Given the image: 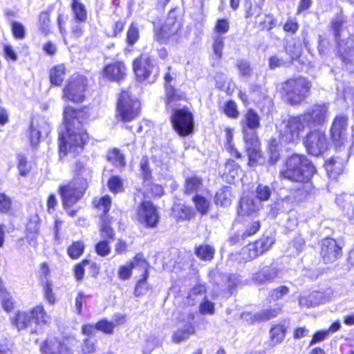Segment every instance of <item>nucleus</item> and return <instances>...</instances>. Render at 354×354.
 <instances>
[{
    "label": "nucleus",
    "mask_w": 354,
    "mask_h": 354,
    "mask_svg": "<svg viewBox=\"0 0 354 354\" xmlns=\"http://www.w3.org/2000/svg\"><path fill=\"white\" fill-rule=\"evenodd\" d=\"M66 132L59 133V148L60 157L68 153L74 155L82 149L88 140V134L83 128V122L86 120L84 110H75L68 106L64 110Z\"/></svg>",
    "instance_id": "f257e3e1"
},
{
    "label": "nucleus",
    "mask_w": 354,
    "mask_h": 354,
    "mask_svg": "<svg viewBox=\"0 0 354 354\" xmlns=\"http://www.w3.org/2000/svg\"><path fill=\"white\" fill-rule=\"evenodd\" d=\"M316 170L311 161L304 155L293 154L286 162L285 168L280 171L281 178L296 182L293 189L298 196L305 197L311 190L310 178Z\"/></svg>",
    "instance_id": "f03ea898"
},
{
    "label": "nucleus",
    "mask_w": 354,
    "mask_h": 354,
    "mask_svg": "<svg viewBox=\"0 0 354 354\" xmlns=\"http://www.w3.org/2000/svg\"><path fill=\"white\" fill-rule=\"evenodd\" d=\"M245 141V148L249 158V165L259 162L261 153L260 142L257 136V129L260 127V118L252 109H249L241 122Z\"/></svg>",
    "instance_id": "7ed1b4c3"
},
{
    "label": "nucleus",
    "mask_w": 354,
    "mask_h": 354,
    "mask_svg": "<svg viewBox=\"0 0 354 354\" xmlns=\"http://www.w3.org/2000/svg\"><path fill=\"white\" fill-rule=\"evenodd\" d=\"M92 171L82 163L76 165V174L67 185L59 186V192L64 208H68L75 204L83 196L88 187V180Z\"/></svg>",
    "instance_id": "20e7f679"
},
{
    "label": "nucleus",
    "mask_w": 354,
    "mask_h": 354,
    "mask_svg": "<svg viewBox=\"0 0 354 354\" xmlns=\"http://www.w3.org/2000/svg\"><path fill=\"white\" fill-rule=\"evenodd\" d=\"M183 98L181 94H177L172 88L167 87L166 103L168 109L174 112L171 117L174 129L182 136H186L192 133L194 119L192 113L187 109H180L177 102Z\"/></svg>",
    "instance_id": "39448f33"
},
{
    "label": "nucleus",
    "mask_w": 354,
    "mask_h": 354,
    "mask_svg": "<svg viewBox=\"0 0 354 354\" xmlns=\"http://www.w3.org/2000/svg\"><path fill=\"white\" fill-rule=\"evenodd\" d=\"M50 319L46 311H17L11 318V323L18 330L30 327L34 333L37 326L46 324Z\"/></svg>",
    "instance_id": "423d86ee"
},
{
    "label": "nucleus",
    "mask_w": 354,
    "mask_h": 354,
    "mask_svg": "<svg viewBox=\"0 0 354 354\" xmlns=\"http://www.w3.org/2000/svg\"><path fill=\"white\" fill-rule=\"evenodd\" d=\"M76 342L75 337L70 335L61 338L48 335L40 343L39 349L41 354H74L72 343Z\"/></svg>",
    "instance_id": "0eeeda50"
},
{
    "label": "nucleus",
    "mask_w": 354,
    "mask_h": 354,
    "mask_svg": "<svg viewBox=\"0 0 354 354\" xmlns=\"http://www.w3.org/2000/svg\"><path fill=\"white\" fill-rule=\"evenodd\" d=\"M310 83L304 77L290 79L283 86L287 101L297 104L304 101L310 88Z\"/></svg>",
    "instance_id": "6e6552de"
},
{
    "label": "nucleus",
    "mask_w": 354,
    "mask_h": 354,
    "mask_svg": "<svg viewBox=\"0 0 354 354\" xmlns=\"http://www.w3.org/2000/svg\"><path fill=\"white\" fill-rule=\"evenodd\" d=\"M308 127L300 115L291 117L283 122L280 129V141L285 144H296L304 133L305 127Z\"/></svg>",
    "instance_id": "1a4fd4ad"
},
{
    "label": "nucleus",
    "mask_w": 354,
    "mask_h": 354,
    "mask_svg": "<svg viewBox=\"0 0 354 354\" xmlns=\"http://www.w3.org/2000/svg\"><path fill=\"white\" fill-rule=\"evenodd\" d=\"M140 104L128 91H122L117 104V117L122 122H129L139 115Z\"/></svg>",
    "instance_id": "9d476101"
},
{
    "label": "nucleus",
    "mask_w": 354,
    "mask_h": 354,
    "mask_svg": "<svg viewBox=\"0 0 354 354\" xmlns=\"http://www.w3.org/2000/svg\"><path fill=\"white\" fill-rule=\"evenodd\" d=\"M214 311H198L196 314H190L188 320L182 322L183 326L178 328L171 335V340L176 344H179L187 339L191 335L195 333V326L204 324L203 316L206 313L213 314Z\"/></svg>",
    "instance_id": "9b49d317"
},
{
    "label": "nucleus",
    "mask_w": 354,
    "mask_h": 354,
    "mask_svg": "<svg viewBox=\"0 0 354 354\" xmlns=\"http://www.w3.org/2000/svg\"><path fill=\"white\" fill-rule=\"evenodd\" d=\"M87 80L83 75H74L67 82L63 90V98L73 102L84 100Z\"/></svg>",
    "instance_id": "f8f14e48"
},
{
    "label": "nucleus",
    "mask_w": 354,
    "mask_h": 354,
    "mask_svg": "<svg viewBox=\"0 0 354 354\" xmlns=\"http://www.w3.org/2000/svg\"><path fill=\"white\" fill-rule=\"evenodd\" d=\"M182 25L181 19L176 17L174 12H170L165 24L157 34L158 39L161 42H166L170 39L177 41L180 38Z\"/></svg>",
    "instance_id": "ddd939ff"
},
{
    "label": "nucleus",
    "mask_w": 354,
    "mask_h": 354,
    "mask_svg": "<svg viewBox=\"0 0 354 354\" xmlns=\"http://www.w3.org/2000/svg\"><path fill=\"white\" fill-rule=\"evenodd\" d=\"M304 145L310 154L317 156L327 149L328 140L324 131L315 130L307 134Z\"/></svg>",
    "instance_id": "4468645a"
},
{
    "label": "nucleus",
    "mask_w": 354,
    "mask_h": 354,
    "mask_svg": "<svg viewBox=\"0 0 354 354\" xmlns=\"http://www.w3.org/2000/svg\"><path fill=\"white\" fill-rule=\"evenodd\" d=\"M274 243L272 237H262L258 241L249 243L242 249L241 254L244 261H251L267 251Z\"/></svg>",
    "instance_id": "2eb2a0df"
},
{
    "label": "nucleus",
    "mask_w": 354,
    "mask_h": 354,
    "mask_svg": "<svg viewBox=\"0 0 354 354\" xmlns=\"http://www.w3.org/2000/svg\"><path fill=\"white\" fill-rule=\"evenodd\" d=\"M133 68L139 81L147 80L153 73H154V76L156 75V64L147 54H142L134 60Z\"/></svg>",
    "instance_id": "dca6fc26"
},
{
    "label": "nucleus",
    "mask_w": 354,
    "mask_h": 354,
    "mask_svg": "<svg viewBox=\"0 0 354 354\" xmlns=\"http://www.w3.org/2000/svg\"><path fill=\"white\" fill-rule=\"evenodd\" d=\"M347 117L342 114L337 115L330 128L331 138L337 147L341 148L347 142Z\"/></svg>",
    "instance_id": "f3484780"
},
{
    "label": "nucleus",
    "mask_w": 354,
    "mask_h": 354,
    "mask_svg": "<svg viewBox=\"0 0 354 354\" xmlns=\"http://www.w3.org/2000/svg\"><path fill=\"white\" fill-rule=\"evenodd\" d=\"M137 219L146 227H154L158 222L159 216L153 205L149 201H144L138 208Z\"/></svg>",
    "instance_id": "a211bd4d"
},
{
    "label": "nucleus",
    "mask_w": 354,
    "mask_h": 354,
    "mask_svg": "<svg viewBox=\"0 0 354 354\" xmlns=\"http://www.w3.org/2000/svg\"><path fill=\"white\" fill-rule=\"evenodd\" d=\"M327 113L328 107L325 104H314L301 116L308 127H315L326 122Z\"/></svg>",
    "instance_id": "6ab92c4d"
},
{
    "label": "nucleus",
    "mask_w": 354,
    "mask_h": 354,
    "mask_svg": "<svg viewBox=\"0 0 354 354\" xmlns=\"http://www.w3.org/2000/svg\"><path fill=\"white\" fill-rule=\"evenodd\" d=\"M320 254L325 263H330L340 257L342 248L335 239L326 238L322 241Z\"/></svg>",
    "instance_id": "aec40b11"
},
{
    "label": "nucleus",
    "mask_w": 354,
    "mask_h": 354,
    "mask_svg": "<svg viewBox=\"0 0 354 354\" xmlns=\"http://www.w3.org/2000/svg\"><path fill=\"white\" fill-rule=\"evenodd\" d=\"M111 204V199L109 196H103L99 201L98 207L99 209H103L104 216L102 217V223L101 225V236L105 239H113L114 232L110 226V221L108 220V217L106 216L109 212Z\"/></svg>",
    "instance_id": "412c9836"
},
{
    "label": "nucleus",
    "mask_w": 354,
    "mask_h": 354,
    "mask_svg": "<svg viewBox=\"0 0 354 354\" xmlns=\"http://www.w3.org/2000/svg\"><path fill=\"white\" fill-rule=\"evenodd\" d=\"M127 68L122 62L107 65L103 71V77L109 80L120 82L126 76Z\"/></svg>",
    "instance_id": "4be33fe9"
},
{
    "label": "nucleus",
    "mask_w": 354,
    "mask_h": 354,
    "mask_svg": "<svg viewBox=\"0 0 354 354\" xmlns=\"http://www.w3.org/2000/svg\"><path fill=\"white\" fill-rule=\"evenodd\" d=\"M279 273L276 267L265 266L252 275V281L258 284H265L279 277Z\"/></svg>",
    "instance_id": "5701e85b"
},
{
    "label": "nucleus",
    "mask_w": 354,
    "mask_h": 354,
    "mask_svg": "<svg viewBox=\"0 0 354 354\" xmlns=\"http://www.w3.org/2000/svg\"><path fill=\"white\" fill-rule=\"evenodd\" d=\"M329 299L322 292L315 291L308 295H304L299 298V305L301 308H315L317 305L324 303Z\"/></svg>",
    "instance_id": "b1692460"
},
{
    "label": "nucleus",
    "mask_w": 354,
    "mask_h": 354,
    "mask_svg": "<svg viewBox=\"0 0 354 354\" xmlns=\"http://www.w3.org/2000/svg\"><path fill=\"white\" fill-rule=\"evenodd\" d=\"M348 154L347 152L343 158L333 157L326 163V169L330 178H335L338 174H340L344 167V165L347 161Z\"/></svg>",
    "instance_id": "393cba45"
},
{
    "label": "nucleus",
    "mask_w": 354,
    "mask_h": 354,
    "mask_svg": "<svg viewBox=\"0 0 354 354\" xmlns=\"http://www.w3.org/2000/svg\"><path fill=\"white\" fill-rule=\"evenodd\" d=\"M241 173L242 170L239 164L234 160H228L225 166L223 177L227 183L232 184L240 178Z\"/></svg>",
    "instance_id": "a878e982"
},
{
    "label": "nucleus",
    "mask_w": 354,
    "mask_h": 354,
    "mask_svg": "<svg viewBox=\"0 0 354 354\" xmlns=\"http://www.w3.org/2000/svg\"><path fill=\"white\" fill-rule=\"evenodd\" d=\"M49 126L44 121H41V122L36 124L32 122L29 135L30 145L32 147L37 146L40 141L41 130L47 134L49 132Z\"/></svg>",
    "instance_id": "bb28decb"
},
{
    "label": "nucleus",
    "mask_w": 354,
    "mask_h": 354,
    "mask_svg": "<svg viewBox=\"0 0 354 354\" xmlns=\"http://www.w3.org/2000/svg\"><path fill=\"white\" fill-rule=\"evenodd\" d=\"M171 215L176 221H186L193 218L194 212L190 207L179 203L174 205Z\"/></svg>",
    "instance_id": "cd10ccee"
},
{
    "label": "nucleus",
    "mask_w": 354,
    "mask_h": 354,
    "mask_svg": "<svg viewBox=\"0 0 354 354\" xmlns=\"http://www.w3.org/2000/svg\"><path fill=\"white\" fill-rule=\"evenodd\" d=\"M336 203L348 215L353 214L354 194H342L337 197Z\"/></svg>",
    "instance_id": "c85d7f7f"
},
{
    "label": "nucleus",
    "mask_w": 354,
    "mask_h": 354,
    "mask_svg": "<svg viewBox=\"0 0 354 354\" xmlns=\"http://www.w3.org/2000/svg\"><path fill=\"white\" fill-rule=\"evenodd\" d=\"M66 75V68L64 64L54 66L50 71V80L52 84L59 86L62 83Z\"/></svg>",
    "instance_id": "c756f323"
},
{
    "label": "nucleus",
    "mask_w": 354,
    "mask_h": 354,
    "mask_svg": "<svg viewBox=\"0 0 354 354\" xmlns=\"http://www.w3.org/2000/svg\"><path fill=\"white\" fill-rule=\"evenodd\" d=\"M232 201L230 187H223L218 189L215 196V203L218 205L227 207Z\"/></svg>",
    "instance_id": "7c9ffc66"
},
{
    "label": "nucleus",
    "mask_w": 354,
    "mask_h": 354,
    "mask_svg": "<svg viewBox=\"0 0 354 354\" xmlns=\"http://www.w3.org/2000/svg\"><path fill=\"white\" fill-rule=\"evenodd\" d=\"M258 209L259 207L253 200L243 198L240 201L238 214L249 215L256 212Z\"/></svg>",
    "instance_id": "2f4dec72"
},
{
    "label": "nucleus",
    "mask_w": 354,
    "mask_h": 354,
    "mask_svg": "<svg viewBox=\"0 0 354 354\" xmlns=\"http://www.w3.org/2000/svg\"><path fill=\"white\" fill-rule=\"evenodd\" d=\"M344 18L342 15L337 16L332 21V30L334 32L335 41L338 46H340L341 33L344 30Z\"/></svg>",
    "instance_id": "473e14b6"
},
{
    "label": "nucleus",
    "mask_w": 354,
    "mask_h": 354,
    "mask_svg": "<svg viewBox=\"0 0 354 354\" xmlns=\"http://www.w3.org/2000/svg\"><path fill=\"white\" fill-rule=\"evenodd\" d=\"M286 330L282 326L275 325L270 330V338L273 345L280 344L285 337Z\"/></svg>",
    "instance_id": "72a5a7b5"
},
{
    "label": "nucleus",
    "mask_w": 354,
    "mask_h": 354,
    "mask_svg": "<svg viewBox=\"0 0 354 354\" xmlns=\"http://www.w3.org/2000/svg\"><path fill=\"white\" fill-rule=\"evenodd\" d=\"M241 317L248 324H254L268 319L266 315L252 313L251 311H243L241 314Z\"/></svg>",
    "instance_id": "f704fd0d"
},
{
    "label": "nucleus",
    "mask_w": 354,
    "mask_h": 354,
    "mask_svg": "<svg viewBox=\"0 0 354 354\" xmlns=\"http://www.w3.org/2000/svg\"><path fill=\"white\" fill-rule=\"evenodd\" d=\"M226 136V144L225 148L230 153L231 156H234L236 158L241 157V153L235 148L232 140H233V130L230 128H226L225 130Z\"/></svg>",
    "instance_id": "c9c22d12"
},
{
    "label": "nucleus",
    "mask_w": 354,
    "mask_h": 354,
    "mask_svg": "<svg viewBox=\"0 0 354 354\" xmlns=\"http://www.w3.org/2000/svg\"><path fill=\"white\" fill-rule=\"evenodd\" d=\"M97 342L86 337L83 339L80 354H95L97 351Z\"/></svg>",
    "instance_id": "e433bc0d"
},
{
    "label": "nucleus",
    "mask_w": 354,
    "mask_h": 354,
    "mask_svg": "<svg viewBox=\"0 0 354 354\" xmlns=\"http://www.w3.org/2000/svg\"><path fill=\"white\" fill-rule=\"evenodd\" d=\"M196 255L203 261H209L214 255V248L208 245H200L196 249Z\"/></svg>",
    "instance_id": "4c0bfd02"
},
{
    "label": "nucleus",
    "mask_w": 354,
    "mask_h": 354,
    "mask_svg": "<svg viewBox=\"0 0 354 354\" xmlns=\"http://www.w3.org/2000/svg\"><path fill=\"white\" fill-rule=\"evenodd\" d=\"M109 189L113 194L123 192V180L118 176H113L108 180Z\"/></svg>",
    "instance_id": "58836bf2"
},
{
    "label": "nucleus",
    "mask_w": 354,
    "mask_h": 354,
    "mask_svg": "<svg viewBox=\"0 0 354 354\" xmlns=\"http://www.w3.org/2000/svg\"><path fill=\"white\" fill-rule=\"evenodd\" d=\"M84 250V244L82 241H75L68 247V254L73 259H78Z\"/></svg>",
    "instance_id": "ea45409f"
},
{
    "label": "nucleus",
    "mask_w": 354,
    "mask_h": 354,
    "mask_svg": "<svg viewBox=\"0 0 354 354\" xmlns=\"http://www.w3.org/2000/svg\"><path fill=\"white\" fill-rule=\"evenodd\" d=\"M72 9L76 21L84 22L86 20V12L82 4L80 3L78 1H75L72 3Z\"/></svg>",
    "instance_id": "a19ab883"
},
{
    "label": "nucleus",
    "mask_w": 354,
    "mask_h": 354,
    "mask_svg": "<svg viewBox=\"0 0 354 354\" xmlns=\"http://www.w3.org/2000/svg\"><path fill=\"white\" fill-rule=\"evenodd\" d=\"M201 185V178L196 177V176L188 178H187V180L185 181V192L188 194L194 193L198 189V187Z\"/></svg>",
    "instance_id": "79ce46f5"
},
{
    "label": "nucleus",
    "mask_w": 354,
    "mask_h": 354,
    "mask_svg": "<svg viewBox=\"0 0 354 354\" xmlns=\"http://www.w3.org/2000/svg\"><path fill=\"white\" fill-rule=\"evenodd\" d=\"M290 292L289 288L286 286H281L272 289L269 294V299L270 301H277L287 295Z\"/></svg>",
    "instance_id": "37998d69"
},
{
    "label": "nucleus",
    "mask_w": 354,
    "mask_h": 354,
    "mask_svg": "<svg viewBox=\"0 0 354 354\" xmlns=\"http://www.w3.org/2000/svg\"><path fill=\"white\" fill-rule=\"evenodd\" d=\"M97 330L106 335H111L114 332V324L107 319H101L97 322Z\"/></svg>",
    "instance_id": "c03bdc74"
},
{
    "label": "nucleus",
    "mask_w": 354,
    "mask_h": 354,
    "mask_svg": "<svg viewBox=\"0 0 354 354\" xmlns=\"http://www.w3.org/2000/svg\"><path fill=\"white\" fill-rule=\"evenodd\" d=\"M196 209L201 213L205 214L207 212L209 207V202L204 197L196 195L193 198Z\"/></svg>",
    "instance_id": "a18cd8bd"
},
{
    "label": "nucleus",
    "mask_w": 354,
    "mask_h": 354,
    "mask_svg": "<svg viewBox=\"0 0 354 354\" xmlns=\"http://www.w3.org/2000/svg\"><path fill=\"white\" fill-rule=\"evenodd\" d=\"M108 160L116 167H122L125 165L124 156L115 149L109 152Z\"/></svg>",
    "instance_id": "49530a36"
},
{
    "label": "nucleus",
    "mask_w": 354,
    "mask_h": 354,
    "mask_svg": "<svg viewBox=\"0 0 354 354\" xmlns=\"http://www.w3.org/2000/svg\"><path fill=\"white\" fill-rule=\"evenodd\" d=\"M139 39L138 26L135 23H131L130 25L127 35V41L129 44L133 45Z\"/></svg>",
    "instance_id": "de8ad7c7"
},
{
    "label": "nucleus",
    "mask_w": 354,
    "mask_h": 354,
    "mask_svg": "<svg viewBox=\"0 0 354 354\" xmlns=\"http://www.w3.org/2000/svg\"><path fill=\"white\" fill-rule=\"evenodd\" d=\"M286 53L290 55L292 59L299 57L301 54V47L299 44H297L295 41L288 43L286 47Z\"/></svg>",
    "instance_id": "09e8293b"
},
{
    "label": "nucleus",
    "mask_w": 354,
    "mask_h": 354,
    "mask_svg": "<svg viewBox=\"0 0 354 354\" xmlns=\"http://www.w3.org/2000/svg\"><path fill=\"white\" fill-rule=\"evenodd\" d=\"M223 111L228 117L234 119L237 118L239 115V112L237 109V105L232 100H230L225 103Z\"/></svg>",
    "instance_id": "8fccbe9b"
},
{
    "label": "nucleus",
    "mask_w": 354,
    "mask_h": 354,
    "mask_svg": "<svg viewBox=\"0 0 354 354\" xmlns=\"http://www.w3.org/2000/svg\"><path fill=\"white\" fill-rule=\"evenodd\" d=\"M271 193V189L268 185H259L256 189L257 198L261 201L268 200Z\"/></svg>",
    "instance_id": "3c124183"
},
{
    "label": "nucleus",
    "mask_w": 354,
    "mask_h": 354,
    "mask_svg": "<svg viewBox=\"0 0 354 354\" xmlns=\"http://www.w3.org/2000/svg\"><path fill=\"white\" fill-rule=\"evenodd\" d=\"M230 28V22L227 19H218L214 28V31L218 34H225Z\"/></svg>",
    "instance_id": "603ef678"
},
{
    "label": "nucleus",
    "mask_w": 354,
    "mask_h": 354,
    "mask_svg": "<svg viewBox=\"0 0 354 354\" xmlns=\"http://www.w3.org/2000/svg\"><path fill=\"white\" fill-rule=\"evenodd\" d=\"M97 254L102 257H106L111 252V248L106 241H100L95 246Z\"/></svg>",
    "instance_id": "864d4df0"
},
{
    "label": "nucleus",
    "mask_w": 354,
    "mask_h": 354,
    "mask_svg": "<svg viewBox=\"0 0 354 354\" xmlns=\"http://www.w3.org/2000/svg\"><path fill=\"white\" fill-rule=\"evenodd\" d=\"M89 263V261L84 259L77 264L74 269L75 277L78 281H81L84 275V267Z\"/></svg>",
    "instance_id": "5fc2aeb1"
},
{
    "label": "nucleus",
    "mask_w": 354,
    "mask_h": 354,
    "mask_svg": "<svg viewBox=\"0 0 354 354\" xmlns=\"http://www.w3.org/2000/svg\"><path fill=\"white\" fill-rule=\"evenodd\" d=\"M268 151L270 153V160L274 163L279 158V153L277 148V142L275 139L270 141L269 145Z\"/></svg>",
    "instance_id": "6e6d98bb"
},
{
    "label": "nucleus",
    "mask_w": 354,
    "mask_h": 354,
    "mask_svg": "<svg viewBox=\"0 0 354 354\" xmlns=\"http://www.w3.org/2000/svg\"><path fill=\"white\" fill-rule=\"evenodd\" d=\"M39 24L42 32L48 34L50 31V17L48 12H42L39 16Z\"/></svg>",
    "instance_id": "4d7b16f0"
},
{
    "label": "nucleus",
    "mask_w": 354,
    "mask_h": 354,
    "mask_svg": "<svg viewBox=\"0 0 354 354\" xmlns=\"http://www.w3.org/2000/svg\"><path fill=\"white\" fill-rule=\"evenodd\" d=\"M236 66L242 76L249 77L251 73V67L246 61L240 60L237 62Z\"/></svg>",
    "instance_id": "13d9d810"
},
{
    "label": "nucleus",
    "mask_w": 354,
    "mask_h": 354,
    "mask_svg": "<svg viewBox=\"0 0 354 354\" xmlns=\"http://www.w3.org/2000/svg\"><path fill=\"white\" fill-rule=\"evenodd\" d=\"M329 335V331L326 330L316 331L312 336L310 341V345H313L317 342H320L327 338Z\"/></svg>",
    "instance_id": "bf43d9fd"
},
{
    "label": "nucleus",
    "mask_w": 354,
    "mask_h": 354,
    "mask_svg": "<svg viewBox=\"0 0 354 354\" xmlns=\"http://www.w3.org/2000/svg\"><path fill=\"white\" fill-rule=\"evenodd\" d=\"M133 268V264L120 266L118 270L119 278L122 280L129 279L131 275Z\"/></svg>",
    "instance_id": "052dcab7"
},
{
    "label": "nucleus",
    "mask_w": 354,
    "mask_h": 354,
    "mask_svg": "<svg viewBox=\"0 0 354 354\" xmlns=\"http://www.w3.org/2000/svg\"><path fill=\"white\" fill-rule=\"evenodd\" d=\"M147 277V274H145V277L143 279H140L138 282V283L136 286V288H135V291H134L136 296L138 297V296L144 295L147 292V283H146Z\"/></svg>",
    "instance_id": "680f3d73"
},
{
    "label": "nucleus",
    "mask_w": 354,
    "mask_h": 354,
    "mask_svg": "<svg viewBox=\"0 0 354 354\" xmlns=\"http://www.w3.org/2000/svg\"><path fill=\"white\" fill-rule=\"evenodd\" d=\"M224 46L223 38L221 36H217L214 42L213 48L214 54L216 55L218 59H220L222 56V50Z\"/></svg>",
    "instance_id": "e2e57ef3"
},
{
    "label": "nucleus",
    "mask_w": 354,
    "mask_h": 354,
    "mask_svg": "<svg viewBox=\"0 0 354 354\" xmlns=\"http://www.w3.org/2000/svg\"><path fill=\"white\" fill-rule=\"evenodd\" d=\"M96 330H97V322L95 324L89 323L84 324L81 327V333L85 336L93 335Z\"/></svg>",
    "instance_id": "0e129e2a"
},
{
    "label": "nucleus",
    "mask_w": 354,
    "mask_h": 354,
    "mask_svg": "<svg viewBox=\"0 0 354 354\" xmlns=\"http://www.w3.org/2000/svg\"><path fill=\"white\" fill-rule=\"evenodd\" d=\"M140 168L144 180H149L151 178V170L149 167L147 158H142L140 161Z\"/></svg>",
    "instance_id": "69168bd1"
},
{
    "label": "nucleus",
    "mask_w": 354,
    "mask_h": 354,
    "mask_svg": "<svg viewBox=\"0 0 354 354\" xmlns=\"http://www.w3.org/2000/svg\"><path fill=\"white\" fill-rule=\"evenodd\" d=\"M298 28L299 25L295 19H288L283 26V30L286 32H290L292 34L295 33Z\"/></svg>",
    "instance_id": "338daca9"
},
{
    "label": "nucleus",
    "mask_w": 354,
    "mask_h": 354,
    "mask_svg": "<svg viewBox=\"0 0 354 354\" xmlns=\"http://www.w3.org/2000/svg\"><path fill=\"white\" fill-rule=\"evenodd\" d=\"M11 207V201L4 194H0V212H7Z\"/></svg>",
    "instance_id": "774afa93"
}]
</instances>
